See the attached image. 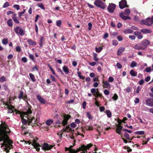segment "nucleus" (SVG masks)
<instances>
[{
  "instance_id": "1",
  "label": "nucleus",
  "mask_w": 153,
  "mask_h": 153,
  "mask_svg": "<svg viewBox=\"0 0 153 153\" xmlns=\"http://www.w3.org/2000/svg\"><path fill=\"white\" fill-rule=\"evenodd\" d=\"M10 132L8 126L5 123H2L0 126V142L3 141L1 144V146H7V144L5 143V141L8 139L7 133Z\"/></svg>"
},
{
  "instance_id": "2",
  "label": "nucleus",
  "mask_w": 153,
  "mask_h": 153,
  "mask_svg": "<svg viewBox=\"0 0 153 153\" xmlns=\"http://www.w3.org/2000/svg\"><path fill=\"white\" fill-rule=\"evenodd\" d=\"M150 41L147 39H144L140 43L136 44L134 46V48L138 50H144L146 48L147 46L150 44Z\"/></svg>"
},
{
  "instance_id": "3",
  "label": "nucleus",
  "mask_w": 153,
  "mask_h": 153,
  "mask_svg": "<svg viewBox=\"0 0 153 153\" xmlns=\"http://www.w3.org/2000/svg\"><path fill=\"white\" fill-rule=\"evenodd\" d=\"M21 117L22 120V122L23 125H26L27 123L28 125H29L31 123L33 124H36V120H35V117H28L27 120L24 118V116L23 115H21Z\"/></svg>"
},
{
  "instance_id": "4",
  "label": "nucleus",
  "mask_w": 153,
  "mask_h": 153,
  "mask_svg": "<svg viewBox=\"0 0 153 153\" xmlns=\"http://www.w3.org/2000/svg\"><path fill=\"white\" fill-rule=\"evenodd\" d=\"M23 141L25 142V143L26 144L28 143L29 144H31L32 145L34 146V147L36 149L37 151H39L40 149L39 147L41 146L37 142V140L35 139H33L32 140V141L31 140L26 141L24 140Z\"/></svg>"
},
{
  "instance_id": "5",
  "label": "nucleus",
  "mask_w": 153,
  "mask_h": 153,
  "mask_svg": "<svg viewBox=\"0 0 153 153\" xmlns=\"http://www.w3.org/2000/svg\"><path fill=\"white\" fill-rule=\"evenodd\" d=\"M14 31L17 35L23 36L25 34V30L21 27L17 26L14 28Z\"/></svg>"
},
{
  "instance_id": "6",
  "label": "nucleus",
  "mask_w": 153,
  "mask_h": 153,
  "mask_svg": "<svg viewBox=\"0 0 153 153\" xmlns=\"http://www.w3.org/2000/svg\"><path fill=\"white\" fill-rule=\"evenodd\" d=\"M95 5L102 9H104L106 5L100 0H95L94 3Z\"/></svg>"
},
{
  "instance_id": "7",
  "label": "nucleus",
  "mask_w": 153,
  "mask_h": 153,
  "mask_svg": "<svg viewBox=\"0 0 153 153\" xmlns=\"http://www.w3.org/2000/svg\"><path fill=\"white\" fill-rule=\"evenodd\" d=\"M71 117L69 115H65L64 117V119L62 120V124L64 126L67 125L68 120Z\"/></svg>"
},
{
  "instance_id": "8",
  "label": "nucleus",
  "mask_w": 153,
  "mask_h": 153,
  "mask_svg": "<svg viewBox=\"0 0 153 153\" xmlns=\"http://www.w3.org/2000/svg\"><path fill=\"white\" fill-rule=\"evenodd\" d=\"M116 7V5L114 4H109L108 8L107 10L110 13H113Z\"/></svg>"
},
{
  "instance_id": "9",
  "label": "nucleus",
  "mask_w": 153,
  "mask_h": 153,
  "mask_svg": "<svg viewBox=\"0 0 153 153\" xmlns=\"http://www.w3.org/2000/svg\"><path fill=\"white\" fill-rule=\"evenodd\" d=\"M119 6L120 8L123 9L126 7H128L127 5V1L125 0H122L119 2Z\"/></svg>"
},
{
  "instance_id": "10",
  "label": "nucleus",
  "mask_w": 153,
  "mask_h": 153,
  "mask_svg": "<svg viewBox=\"0 0 153 153\" xmlns=\"http://www.w3.org/2000/svg\"><path fill=\"white\" fill-rule=\"evenodd\" d=\"M93 146V144L91 143L88 144L86 146H85L84 145H82L80 147V150L86 151L87 152V149H89Z\"/></svg>"
},
{
  "instance_id": "11",
  "label": "nucleus",
  "mask_w": 153,
  "mask_h": 153,
  "mask_svg": "<svg viewBox=\"0 0 153 153\" xmlns=\"http://www.w3.org/2000/svg\"><path fill=\"white\" fill-rule=\"evenodd\" d=\"M142 23L147 26H150L152 25L151 19L149 17L145 20H142Z\"/></svg>"
},
{
  "instance_id": "12",
  "label": "nucleus",
  "mask_w": 153,
  "mask_h": 153,
  "mask_svg": "<svg viewBox=\"0 0 153 153\" xmlns=\"http://www.w3.org/2000/svg\"><path fill=\"white\" fill-rule=\"evenodd\" d=\"M52 148V146L51 145L45 143H44L43 146H42V149L45 151L50 150Z\"/></svg>"
},
{
  "instance_id": "13",
  "label": "nucleus",
  "mask_w": 153,
  "mask_h": 153,
  "mask_svg": "<svg viewBox=\"0 0 153 153\" xmlns=\"http://www.w3.org/2000/svg\"><path fill=\"white\" fill-rule=\"evenodd\" d=\"M18 98L19 99H23L25 101H26L27 100V95H25L24 96V92L22 91H20L19 93Z\"/></svg>"
},
{
  "instance_id": "14",
  "label": "nucleus",
  "mask_w": 153,
  "mask_h": 153,
  "mask_svg": "<svg viewBox=\"0 0 153 153\" xmlns=\"http://www.w3.org/2000/svg\"><path fill=\"white\" fill-rule=\"evenodd\" d=\"M146 104L147 105L150 106H153V99L151 98L148 99L146 101Z\"/></svg>"
},
{
  "instance_id": "15",
  "label": "nucleus",
  "mask_w": 153,
  "mask_h": 153,
  "mask_svg": "<svg viewBox=\"0 0 153 153\" xmlns=\"http://www.w3.org/2000/svg\"><path fill=\"white\" fill-rule=\"evenodd\" d=\"M65 149L66 151L69 150V152L70 153H77L78 152L81 151L82 150H80V149H80V147L79 149H78L76 150L73 149L71 148L69 149L67 147H65Z\"/></svg>"
},
{
  "instance_id": "16",
  "label": "nucleus",
  "mask_w": 153,
  "mask_h": 153,
  "mask_svg": "<svg viewBox=\"0 0 153 153\" xmlns=\"http://www.w3.org/2000/svg\"><path fill=\"white\" fill-rule=\"evenodd\" d=\"M102 83L103 84L102 86L103 88H110L111 86L110 84L106 81L103 80L102 81Z\"/></svg>"
},
{
  "instance_id": "17",
  "label": "nucleus",
  "mask_w": 153,
  "mask_h": 153,
  "mask_svg": "<svg viewBox=\"0 0 153 153\" xmlns=\"http://www.w3.org/2000/svg\"><path fill=\"white\" fill-rule=\"evenodd\" d=\"M12 18L14 22L16 24L19 23V20L17 17V14L16 13L13 14L12 16Z\"/></svg>"
},
{
  "instance_id": "18",
  "label": "nucleus",
  "mask_w": 153,
  "mask_h": 153,
  "mask_svg": "<svg viewBox=\"0 0 153 153\" xmlns=\"http://www.w3.org/2000/svg\"><path fill=\"white\" fill-rule=\"evenodd\" d=\"M120 17L124 20L130 19H131L130 17L128 16H124V14L123 12H121L120 13Z\"/></svg>"
},
{
  "instance_id": "19",
  "label": "nucleus",
  "mask_w": 153,
  "mask_h": 153,
  "mask_svg": "<svg viewBox=\"0 0 153 153\" xmlns=\"http://www.w3.org/2000/svg\"><path fill=\"white\" fill-rule=\"evenodd\" d=\"M37 98L39 102L41 103L45 104V101L44 98L42 97L40 95L37 96Z\"/></svg>"
},
{
  "instance_id": "20",
  "label": "nucleus",
  "mask_w": 153,
  "mask_h": 153,
  "mask_svg": "<svg viewBox=\"0 0 153 153\" xmlns=\"http://www.w3.org/2000/svg\"><path fill=\"white\" fill-rule=\"evenodd\" d=\"M123 128V127L120 125H119L117 126L116 129V131L119 135H121V131Z\"/></svg>"
},
{
  "instance_id": "21",
  "label": "nucleus",
  "mask_w": 153,
  "mask_h": 153,
  "mask_svg": "<svg viewBox=\"0 0 153 153\" xmlns=\"http://www.w3.org/2000/svg\"><path fill=\"white\" fill-rule=\"evenodd\" d=\"M141 31L145 34L147 33H151L152 32L151 30L148 29H143L141 30Z\"/></svg>"
},
{
  "instance_id": "22",
  "label": "nucleus",
  "mask_w": 153,
  "mask_h": 153,
  "mask_svg": "<svg viewBox=\"0 0 153 153\" xmlns=\"http://www.w3.org/2000/svg\"><path fill=\"white\" fill-rule=\"evenodd\" d=\"M134 34L137 36L138 39H141L143 37V36L141 34L140 32L139 31H136L134 33Z\"/></svg>"
},
{
  "instance_id": "23",
  "label": "nucleus",
  "mask_w": 153,
  "mask_h": 153,
  "mask_svg": "<svg viewBox=\"0 0 153 153\" xmlns=\"http://www.w3.org/2000/svg\"><path fill=\"white\" fill-rule=\"evenodd\" d=\"M10 107H8L7 109L8 110V113H11L14 112V109L15 108V106L12 105H10Z\"/></svg>"
},
{
  "instance_id": "24",
  "label": "nucleus",
  "mask_w": 153,
  "mask_h": 153,
  "mask_svg": "<svg viewBox=\"0 0 153 153\" xmlns=\"http://www.w3.org/2000/svg\"><path fill=\"white\" fill-rule=\"evenodd\" d=\"M62 69L63 71L66 74H69V70L68 66L65 65H64L62 67Z\"/></svg>"
},
{
  "instance_id": "25",
  "label": "nucleus",
  "mask_w": 153,
  "mask_h": 153,
  "mask_svg": "<svg viewBox=\"0 0 153 153\" xmlns=\"http://www.w3.org/2000/svg\"><path fill=\"white\" fill-rule=\"evenodd\" d=\"M27 42L30 45H36V43L31 39H29L27 41Z\"/></svg>"
},
{
  "instance_id": "26",
  "label": "nucleus",
  "mask_w": 153,
  "mask_h": 153,
  "mask_svg": "<svg viewBox=\"0 0 153 153\" xmlns=\"http://www.w3.org/2000/svg\"><path fill=\"white\" fill-rule=\"evenodd\" d=\"M39 43L40 47L42 48V47L44 41V36H41L40 38Z\"/></svg>"
},
{
  "instance_id": "27",
  "label": "nucleus",
  "mask_w": 153,
  "mask_h": 153,
  "mask_svg": "<svg viewBox=\"0 0 153 153\" xmlns=\"http://www.w3.org/2000/svg\"><path fill=\"white\" fill-rule=\"evenodd\" d=\"M133 30L129 29H126L124 30L123 32L125 34H129L132 33Z\"/></svg>"
},
{
  "instance_id": "28",
  "label": "nucleus",
  "mask_w": 153,
  "mask_h": 153,
  "mask_svg": "<svg viewBox=\"0 0 153 153\" xmlns=\"http://www.w3.org/2000/svg\"><path fill=\"white\" fill-rule=\"evenodd\" d=\"M7 24L8 26L11 27L13 25V22L11 19H9L7 22Z\"/></svg>"
},
{
  "instance_id": "29",
  "label": "nucleus",
  "mask_w": 153,
  "mask_h": 153,
  "mask_svg": "<svg viewBox=\"0 0 153 153\" xmlns=\"http://www.w3.org/2000/svg\"><path fill=\"white\" fill-rule=\"evenodd\" d=\"M32 107L30 105H29V107H28V110L27 112H25L26 114L28 115L29 114H31L32 113V111L31 110Z\"/></svg>"
},
{
  "instance_id": "30",
  "label": "nucleus",
  "mask_w": 153,
  "mask_h": 153,
  "mask_svg": "<svg viewBox=\"0 0 153 153\" xmlns=\"http://www.w3.org/2000/svg\"><path fill=\"white\" fill-rule=\"evenodd\" d=\"M29 75L31 80L33 82H35L36 81V79L35 78V76L33 74L31 73L29 74Z\"/></svg>"
},
{
  "instance_id": "31",
  "label": "nucleus",
  "mask_w": 153,
  "mask_h": 153,
  "mask_svg": "<svg viewBox=\"0 0 153 153\" xmlns=\"http://www.w3.org/2000/svg\"><path fill=\"white\" fill-rule=\"evenodd\" d=\"M130 74L131 76H136L137 75V72H135L134 70H131L130 72Z\"/></svg>"
},
{
  "instance_id": "32",
  "label": "nucleus",
  "mask_w": 153,
  "mask_h": 153,
  "mask_svg": "<svg viewBox=\"0 0 153 153\" xmlns=\"http://www.w3.org/2000/svg\"><path fill=\"white\" fill-rule=\"evenodd\" d=\"M125 50V49L123 48H120V49L118 50L117 52V55H120Z\"/></svg>"
},
{
  "instance_id": "33",
  "label": "nucleus",
  "mask_w": 153,
  "mask_h": 153,
  "mask_svg": "<svg viewBox=\"0 0 153 153\" xmlns=\"http://www.w3.org/2000/svg\"><path fill=\"white\" fill-rule=\"evenodd\" d=\"M64 131L67 132H69L70 131H72V130L70 126L68 125L66 127L65 129H64Z\"/></svg>"
},
{
  "instance_id": "34",
  "label": "nucleus",
  "mask_w": 153,
  "mask_h": 153,
  "mask_svg": "<svg viewBox=\"0 0 153 153\" xmlns=\"http://www.w3.org/2000/svg\"><path fill=\"white\" fill-rule=\"evenodd\" d=\"M97 54L96 53H94L93 56V59L96 62H97L99 59L97 57Z\"/></svg>"
},
{
  "instance_id": "35",
  "label": "nucleus",
  "mask_w": 153,
  "mask_h": 153,
  "mask_svg": "<svg viewBox=\"0 0 153 153\" xmlns=\"http://www.w3.org/2000/svg\"><path fill=\"white\" fill-rule=\"evenodd\" d=\"M106 114L108 117L110 118L111 117V113L109 110L106 111Z\"/></svg>"
},
{
  "instance_id": "36",
  "label": "nucleus",
  "mask_w": 153,
  "mask_h": 153,
  "mask_svg": "<svg viewBox=\"0 0 153 153\" xmlns=\"http://www.w3.org/2000/svg\"><path fill=\"white\" fill-rule=\"evenodd\" d=\"M53 123V121L51 119L48 120L46 121V124L48 126H50Z\"/></svg>"
},
{
  "instance_id": "37",
  "label": "nucleus",
  "mask_w": 153,
  "mask_h": 153,
  "mask_svg": "<svg viewBox=\"0 0 153 153\" xmlns=\"http://www.w3.org/2000/svg\"><path fill=\"white\" fill-rule=\"evenodd\" d=\"M103 48L102 47H100L99 48L96 47L95 48V51L97 52L100 53L102 50Z\"/></svg>"
},
{
  "instance_id": "38",
  "label": "nucleus",
  "mask_w": 153,
  "mask_h": 153,
  "mask_svg": "<svg viewBox=\"0 0 153 153\" xmlns=\"http://www.w3.org/2000/svg\"><path fill=\"white\" fill-rule=\"evenodd\" d=\"M97 91L96 92V94L94 95V96L96 97H102V94L98 92L97 89Z\"/></svg>"
},
{
  "instance_id": "39",
  "label": "nucleus",
  "mask_w": 153,
  "mask_h": 153,
  "mask_svg": "<svg viewBox=\"0 0 153 153\" xmlns=\"http://www.w3.org/2000/svg\"><path fill=\"white\" fill-rule=\"evenodd\" d=\"M37 6L40 7L42 10H45V8L44 7V5L42 3H39L37 4Z\"/></svg>"
},
{
  "instance_id": "40",
  "label": "nucleus",
  "mask_w": 153,
  "mask_h": 153,
  "mask_svg": "<svg viewBox=\"0 0 153 153\" xmlns=\"http://www.w3.org/2000/svg\"><path fill=\"white\" fill-rule=\"evenodd\" d=\"M29 57L34 62L35 61V59H34V56L33 54H29Z\"/></svg>"
},
{
  "instance_id": "41",
  "label": "nucleus",
  "mask_w": 153,
  "mask_h": 153,
  "mask_svg": "<svg viewBox=\"0 0 153 153\" xmlns=\"http://www.w3.org/2000/svg\"><path fill=\"white\" fill-rule=\"evenodd\" d=\"M48 65L49 68H50V70L52 72V73L53 74L55 75L56 76H57L56 73H55L53 68L50 66V65L49 64H48Z\"/></svg>"
},
{
  "instance_id": "42",
  "label": "nucleus",
  "mask_w": 153,
  "mask_h": 153,
  "mask_svg": "<svg viewBox=\"0 0 153 153\" xmlns=\"http://www.w3.org/2000/svg\"><path fill=\"white\" fill-rule=\"evenodd\" d=\"M137 64L134 61H132L131 64L130 66L131 68H133L136 67L137 66Z\"/></svg>"
},
{
  "instance_id": "43",
  "label": "nucleus",
  "mask_w": 153,
  "mask_h": 153,
  "mask_svg": "<svg viewBox=\"0 0 153 153\" xmlns=\"http://www.w3.org/2000/svg\"><path fill=\"white\" fill-rule=\"evenodd\" d=\"M8 39H4L2 40V43L3 44L6 45L8 43Z\"/></svg>"
},
{
  "instance_id": "44",
  "label": "nucleus",
  "mask_w": 153,
  "mask_h": 153,
  "mask_svg": "<svg viewBox=\"0 0 153 153\" xmlns=\"http://www.w3.org/2000/svg\"><path fill=\"white\" fill-rule=\"evenodd\" d=\"M6 80L5 77L3 76L0 77V82H3Z\"/></svg>"
},
{
  "instance_id": "45",
  "label": "nucleus",
  "mask_w": 153,
  "mask_h": 153,
  "mask_svg": "<svg viewBox=\"0 0 153 153\" xmlns=\"http://www.w3.org/2000/svg\"><path fill=\"white\" fill-rule=\"evenodd\" d=\"M135 133L140 135H142L144 134V131H137L135 132Z\"/></svg>"
},
{
  "instance_id": "46",
  "label": "nucleus",
  "mask_w": 153,
  "mask_h": 153,
  "mask_svg": "<svg viewBox=\"0 0 153 153\" xmlns=\"http://www.w3.org/2000/svg\"><path fill=\"white\" fill-rule=\"evenodd\" d=\"M56 25L58 27H60L62 23V21L61 20H57L56 21Z\"/></svg>"
},
{
  "instance_id": "47",
  "label": "nucleus",
  "mask_w": 153,
  "mask_h": 153,
  "mask_svg": "<svg viewBox=\"0 0 153 153\" xmlns=\"http://www.w3.org/2000/svg\"><path fill=\"white\" fill-rule=\"evenodd\" d=\"M112 98L113 100H116L118 99V96L116 94H115L113 97Z\"/></svg>"
},
{
  "instance_id": "48",
  "label": "nucleus",
  "mask_w": 153,
  "mask_h": 153,
  "mask_svg": "<svg viewBox=\"0 0 153 153\" xmlns=\"http://www.w3.org/2000/svg\"><path fill=\"white\" fill-rule=\"evenodd\" d=\"M125 137L127 139L130 140L129 135L126 132H125L124 134Z\"/></svg>"
},
{
  "instance_id": "49",
  "label": "nucleus",
  "mask_w": 153,
  "mask_h": 153,
  "mask_svg": "<svg viewBox=\"0 0 153 153\" xmlns=\"http://www.w3.org/2000/svg\"><path fill=\"white\" fill-rule=\"evenodd\" d=\"M87 116L89 119H92V118L89 112L87 113Z\"/></svg>"
},
{
  "instance_id": "50",
  "label": "nucleus",
  "mask_w": 153,
  "mask_h": 153,
  "mask_svg": "<svg viewBox=\"0 0 153 153\" xmlns=\"http://www.w3.org/2000/svg\"><path fill=\"white\" fill-rule=\"evenodd\" d=\"M16 50L17 51L19 52H20L21 51V47L19 46H17L16 47Z\"/></svg>"
},
{
  "instance_id": "51",
  "label": "nucleus",
  "mask_w": 153,
  "mask_h": 153,
  "mask_svg": "<svg viewBox=\"0 0 153 153\" xmlns=\"http://www.w3.org/2000/svg\"><path fill=\"white\" fill-rule=\"evenodd\" d=\"M13 7L16 9L17 10H18L20 9V7L19 5L18 4H14L13 5Z\"/></svg>"
},
{
  "instance_id": "52",
  "label": "nucleus",
  "mask_w": 153,
  "mask_h": 153,
  "mask_svg": "<svg viewBox=\"0 0 153 153\" xmlns=\"http://www.w3.org/2000/svg\"><path fill=\"white\" fill-rule=\"evenodd\" d=\"M112 42L113 45H115V46L117 45L118 44L117 41L116 40H113L112 41Z\"/></svg>"
},
{
  "instance_id": "53",
  "label": "nucleus",
  "mask_w": 153,
  "mask_h": 153,
  "mask_svg": "<svg viewBox=\"0 0 153 153\" xmlns=\"http://www.w3.org/2000/svg\"><path fill=\"white\" fill-rule=\"evenodd\" d=\"M88 30H90L91 29V28H92V24L91 23V22H89L88 23Z\"/></svg>"
},
{
  "instance_id": "54",
  "label": "nucleus",
  "mask_w": 153,
  "mask_h": 153,
  "mask_svg": "<svg viewBox=\"0 0 153 153\" xmlns=\"http://www.w3.org/2000/svg\"><path fill=\"white\" fill-rule=\"evenodd\" d=\"M91 92L93 94V95L94 96V95L96 94V93L97 92H96V90L95 89L93 88L91 89Z\"/></svg>"
},
{
  "instance_id": "55",
  "label": "nucleus",
  "mask_w": 153,
  "mask_h": 153,
  "mask_svg": "<svg viewBox=\"0 0 153 153\" xmlns=\"http://www.w3.org/2000/svg\"><path fill=\"white\" fill-rule=\"evenodd\" d=\"M9 6V4L8 2H5L3 6L4 8H6Z\"/></svg>"
},
{
  "instance_id": "56",
  "label": "nucleus",
  "mask_w": 153,
  "mask_h": 153,
  "mask_svg": "<svg viewBox=\"0 0 153 153\" xmlns=\"http://www.w3.org/2000/svg\"><path fill=\"white\" fill-rule=\"evenodd\" d=\"M4 104L5 105L7 106V108L8 107H10V105H11L10 104V102H6L4 103Z\"/></svg>"
},
{
  "instance_id": "57",
  "label": "nucleus",
  "mask_w": 153,
  "mask_h": 153,
  "mask_svg": "<svg viewBox=\"0 0 153 153\" xmlns=\"http://www.w3.org/2000/svg\"><path fill=\"white\" fill-rule=\"evenodd\" d=\"M130 11L129 9H126L125 11V14L126 15H128L130 14Z\"/></svg>"
},
{
  "instance_id": "58",
  "label": "nucleus",
  "mask_w": 153,
  "mask_h": 153,
  "mask_svg": "<svg viewBox=\"0 0 153 153\" xmlns=\"http://www.w3.org/2000/svg\"><path fill=\"white\" fill-rule=\"evenodd\" d=\"M27 59L26 57H23L22 59V61L23 62L26 63L27 62Z\"/></svg>"
},
{
  "instance_id": "59",
  "label": "nucleus",
  "mask_w": 153,
  "mask_h": 153,
  "mask_svg": "<svg viewBox=\"0 0 153 153\" xmlns=\"http://www.w3.org/2000/svg\"><path fill=\"white\" fill-rule=\"evenodd\" d=\"M145 70L147 73L151 71V68L150 67H147L146 68Z\"/></svg>"
},
{
  "instance_id": "60",
  "label": "nucleus",
  "mask_w": 153,
  "mask_h": 153,
  "mask_svg": "<svg viewBox=\"0 0 153 153\" xmlns=\"http://www.w3.org/2000/svg\"><path fill=\"white\" fill-rule=\"evenodd\" d=\"M129 38L131 40H133L135 39L136 37L134 35H129Z\"/></svg>"
},
{
  "instance_id": "61",
  "label": "nucleus",
  "mask_w": 153,
  "mask_h": 153,
  "mask_svg": "<svg viewBox=\"0 0 153 153\" xmlns=\"http://www.w3.org/2000/svg\"><path fill=\"white\" fill-rule=\"evenodd\" d=\"M117 39L119 41H122L123 40V37L120 36H118Z\"/></svg>"
},
{
  "instance_id": "62",
  "label": "nucleus",
  "mask_w": 153,
  "mask_h": 153,
  "mask_svg": "<svg viewBox=\"0 0 153 153\" xmlns=\"http://www.w3.org/2000/svg\"><path fill=\"white\" fill-rule=\"evenodd\" d=\"M89 64L90 65L92 66H94L96 64V62H90L89 63Z\"/></svg>"
},
{
  "instance_id": "63",
  "label": "nucleus",
  "mask_w": 153,
  "mask_h": 153,
  "mask_svg": "<svg viewBox=\"0 0 153 153\" xmlns=\"http://www.w3.org/2000/svg\"><path fill=\"white\" fill-rule=\"evenodd\" d=\"M141 90V88L139 86H138L136 90V92L137 93H138Z\"/></svg>"
},
{
  "instance_id": "64",
  "label": "nucleus",
  "mask_w": 153,
  "mask_h": 153,
  "mask_svg": "<svg viewBox=\"0 0 153 153\" xmlns=\"http://www.w3.org/2000/svg\"><path fill=\"white\" fill-rule=\"evenodd\" d=\"M117 67L119 69H121L122 66V65L119 62H117Z\"/></svg>"
}]
</instances>
